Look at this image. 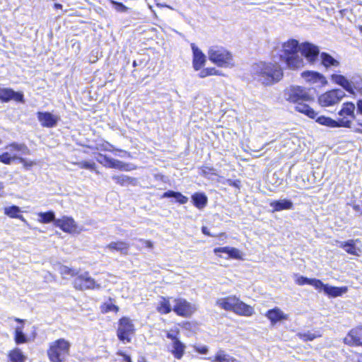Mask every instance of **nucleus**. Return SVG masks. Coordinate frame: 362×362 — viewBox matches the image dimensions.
<instances>
[{"label":"nucleus","mask_w":362,"mask_h":362,"mask_svg":"<svg viewBox=\"0 0 362 362\" xmlns=\"http://www.w3.org/2000/svg\"><path fill=\"white\" fill-rule=\"evenodd\" d=\"M296 283L300 286L309 284L314 286L316 289L322 286V281L321 280L316 279H308L303 276H297L296 279Z\"/></svg>","instance_id":"nucleus-28"},{"label":"nucleus","mask_w":362,"mask_h":362,"mask_svg":"<svg viewBox=\"0 0 362 362\" xmlns=\"http://www.w3.org/2000/svg\"><path fill=\"white\" fill-rule=\"evenodd\" d=\"M148 8L152 10V6L151 5H148Z\"/></svg>","instance_id":"nucleus-63"},{"label":"nucleus","mask_w":362,"mask_h":362,"mask_svg":"<svg viewBox=\"0 0 362 362\" xmlns=\"http://www.w3.org/2000/svg\"><path fill=\"white\" fill-rule=\"evenodd\" d=\"M21 210L19 206H7L4 208V214L9 216L10 218H18L23 221H25L24 217L21 215Z\"/></svg>","instance_id":"nucleus-31"},{"label":"nucleus","mask_w":362,"mask_h":362,"mask_svg":"<svg viewBox=\"0 0 362 362\" xmlns=\"http://www.w3.org/2000/svg\"><path fill=\"white\" fill-rule=\"evenodd\" d=\"M353 209L354 211H357V212H361L362 211L361 209V206L358 204H355L353 206Z\"/></svg>","instance_id":"nucleus-56"},{"label":"nucleus","mask_w":362,"mask_h":362,"mask_svg":"<svg viewBox=\"0 0 362 362\" xmlns=\"http://www.w3.org/2000/svg\"><path fill=\"white\" fill-rule=\"evenodd\" d=\"M228 255L230 257L238 259L240 257V254L239 250L235 247H230L228 251Z\"/></svg>","instance_id":"nucleus-47"},{"label":"nucleus","mask_w":362,"mask_h":362,"mask_svg":"<svg viewBox=\"0 0 362 362\" xmlns=\"http://www.w3.org/2000/svg\"><path fill=\"white\" fill-rule=\"evenodd\" d=\"M107 167L122 170L125 171H129L131 170L129 164L124 163L122 161L113 158H110V160H108Z\"/></svg>","instance_id":"nucleus-35"},{"label":"nucleus","mask_w":362,"mask_h":362,"mask_svg":"<svg viewBox=\"0 0 362 362\" xmlns=\"http://www.w3.org/2000/svg\"><path fill=\"white\" fill-rule=\"evenodd\" d=\"M229 248L228 247H217V248H215L214 249V253L217 254L218 252H223V253H226L228 255V251H229Z\"/></svg>","instance_id":"nucleus-52"},{"label":"nucleus","mask_w":362,"mask_h":362,"mask_svg":"<svg viewBox=\"0 0 362 362\" xmlns=\"http://www.w3.org/2000/svg\"><path fill=\"white\" fill-rule=\"evenodd\" d=\"M208 56L211 62L220 67L232 68L235 66L232 54L223 47H211Z\"/></svg>","instance_id":"nucleus-4"},{"label":"nucleus","mask_w":362,"mask_h":362,"mask_svg":"<svg viewBox=\"0 0 362 362\" xmlns=\"http://www.w3.org/2000/svg\"><path fill=\"white\" fill-rule=\"evenodd\" d=\"M250 73L255 80L265 86L277 83L283 77L282 69L277 63L260 62L254 64Z\"/></svg>","instance_id":"nucleus-2"},{"label":"nucleus","mask_w":362,"mask_h":362,"mask_svg":"<svg viewBox=\"0 0 362 362\" xmlns=\"http://www.w3.org/2000/svg\"><path fill=\"white\" fill-rule=\"evenodd\" d=\"M202 232L204 235H206L211 236V237L214 236V235H211V234L210 233V232H209V230L208 228H207V227H206V226H203V227L202 228Z\"/></svg>","instance_id":"nucleus-54"},{"label":"nucleus","mask_w":362,"mask_h":362,"mask_svg":"<svg viewBox=\"0 0 362 362\" xmlns=\"http://www.w3.org/2000/svg\"><path fill=\"white\" fill-rule=\"evenodd\" d=\"M134 331V325L129 317H123L119 320L117 336L120 341L124 343L131 342L130 335L133 334Z\"/></svg>","instance_id":"nucleus-8"},{"label":"nucleus","mask_w":362,"mask_h":362,"mask_svg":"<svg viewBox=\"0 0 362 362\" xmlns=\"http://www.w3.org/2000/svg\"><path fill=\"white\" fill-rule=\"evenodd\" d=\"M8 357L12 362H25V356L21 349L16 348L11 351Z\"/></svg>","instance_id":"nucleus-36"},{"label":"nucleus","mask_w":362,"mask_h":362,"mask_svg":"<svg viewBox=\"0 0 362 362\" xmlns=\"http://www.w3.org/2000/svg\"><path fill=\"white\" fill-rule=\"evenodd\" d=\"M80 168L88 169L94 170L95 168V163L94 162L81 161L77 163Z\"/></svg>","instance_id":"nucleus-46"},{"label":"nucleus","mask_w":362,"mask_h":362,"mask_svg":"<svg viewBox=\"0 0 362 362\" xmlns=\"http://www.w3.org/2000/svg\"><path fill=\"white\" fill-rule=\"evenodd\" d=\"M6 148H11V150H15L18 151H21L23 155H29L30 154V150L26 146V145L23 144H16L13 143L10 144L9 146H6Z\"/></svg>","instance_id":"nucleus-40"},{"label":"nucleus","mask_w":362,"mask_h":362,"mask_svg":"<svg viewBox=\"0 0 362 362\" xmlns=\"http://www.w3.org/2000/svg\"><path fill=\"white\" fill-rule=\"evenodd\" d=\"M54 226L60 228L64 232L73 233H78V226L73 218L68 216H63L62 218H58L54 221Z\"/></svg>","instance_id":"nucleus-12"},{"label":"nucleus","mask_w":362,"mask_h":362,"mask_svg":"<svg viewBox=\"0 0 362 362\" xmlns=\"http://www.w3.org/2000/svg\"><path fill=\"white\" fill-rule=\"evenodd\" d=\"M205 358L209 360L211 362H236L235 358L226 354L223 350H219L214 358L209 357Z\"/></svg>","instance_id":"nucleus-30"},{"label":"nucleus","mask_w":362,"mask_h":362,"mask_svg":"<svg viewBox=\"0 0 362 362\" xmlns=\"http://www.w3.org/2000/svg\"><path fill=\"white\" fill-rule=\"evenodd\" d=\"M174 303L173 310L179 316L187 317L191 316L197 310L195 305L190 303L184 298L173 299Z\"/></svg>","instance_id":"nucleus-10"},{"label":"nucleus","mask_w":362,"mask_h":362,"mask_svg":"<svg viewBox=\"0 0 362 362\" xmlns=\"http://www.w3.org/2000/svg\"><path fill=\"white\" fill-rule=\"evenodd\" d=\"M316 122L318 124L331 128L335 127H351V120L348 119L346 117L335 120L329 117L320 116L317 117Z\"/></svg>","instance_id":"nucleus-11"},{"label":"nucleus","mask_w":362,"mask_h":362,"mask_svg":"<svg viewBox=\"0 0 362 362\" xmlns=\"http://www.w3.org/2000/svg\"><path fill=\"white\" fill-rule=\"evenodd\" d=\"M233 313L239 315L248 317L252 315L254 313V309L252 307L245 304L238 298V302Z\"/></svg>","instance_id":"nucleus-24"},{"label":"nucleus","mask_w":362,"mask_h":362,"mask_svg":"<svg viewBox=\"0 0 362 362\" xmlns=\"http://www.w3.org/2000/svg\"><path fill=\"white\" fill-rule=\"evenodd\" d=\"M359 240H349L347 241L341 242L337 241L338 246L344 249L347 253L354 256H360L361 254V250L356 246V243H358Z\"/></svg>","instance_id":"nucleus-17"},{"label":"nucleus","mask_w":362,"mask_h":362,"mask_svg":"<svg viewBox=\"0 0 362 362\" xmlns=\"http://www.w3.org/2000/svg\"><path fill=\"white\" fill-rule=\"evenodd\" d=\"M106 248L111 252L117 251L121 255H128L129 245L124 241L111 242L106 246Z\"/></svg>","instance_id":"nucleus-23"},{"label":"nucleus","mask_w":362,"mask_h":362,"mask_svg":"<svg viewBox=\"0 0 362 362\" xmlns=\"http://www.w3.org/2000/svg\"><path fill=\"white\" fill-rule=\"evenodd\" d=\"M179 334L180 330L178 329H170V331H168L166 333V337L173 341H175L176 340H179Z\"/></svg>","instance_id":"nucleus-43"},{"label":"nucleus","mask_w":362,"mask_h":362,"mask_svg":"<svg viewBox=\"0 0 362 362\" xmlns=\"http://www.w3.org/2000/svg\"><path fill=\"white\" fill-rule=\"evenodd\" d=\"M191 48L193 52V67L196 71L201 69L206 62V56L201 49L197 47L194 43L191 44Z\"/></svg>","instance_id":"nucleus-16"},{"label":"nucleus","mask_w":362,"mask_h":362,"mask_svg":"<svg viewBox=\"0 0 362 362\" xmlns=\"http://www.w3.org/2000/svg\"><path fill=\"white\" fill-rule=\"evenodd\" d=\"M133 65H134V66H136V62H135V61L134 62Z\"/></svg>","instance_id":"nucleus-64"},{"label":"nucleus","mask_w":362,"mask_h":362,"mask_svg":"<svg viewBox=\"0 0 362 362\" xmlns=\"http://www.w3.org/2000/svg\"><path fill=\"white\" fill-rule=\"evenodd\" d=\"M357 112L362 115V100H359L357 102Z\"/></svg>","instance_id":"nucleus-55"},{"label":"nucleus","mask_w":362,"mask_h":362,"mask_svg":"<svg viewBox=\"0 0 362 362\" xmlns=\"http://www.w3.org/2000/svg\"><path fill=\"white\" fill-rule=\"evenodd\" d=\"M355 105L351 102H347L343 104L342 108L341 109L338 114L342 117H346L348 119H350L351 121V119H355Z\"/></svg>","instance_id":"nucleus-25"},{"label":"nucleus","mask_w":362,"mask_h":362,"mask_svg":"<svg viewBox=\"0 0 362 362\" xmlns=\"http://www.w3.org/2000/svg\"><path fill=\"white\" fill-rule=\"evenodd\" d=\"M23 326H18L15 329L14 340L17 344L26 343L28 341L27 336L23 332Z\"/></svg>","instance_id":"nucleus-37"},{"label":"nucleus","mask_w":362,"mask_h":362,"mask_svg":"<svg viewBox=\"0 0 362 362\" xmlns=\"http://www.w3.org/2000/svg\"><path fill=\"white\" fill-rule=\"evenodd\" d=\"M269 205L273 209V211L292 209L293 207V202L286 199L272 201Z\"/></svg>","instance_id":"nucleus-22"},{"label":"nucleus","mask_w":362,"mask_h":362,"mask_svg":"<svg viewBox=\"0 0 362 362\" xmlns=\"http://www.w3.org/2000/svg\"><path fill=\"white\" fill-rule=\"evenodd\" d=\"M319 291H323L324 293L332 298H336L338 296H342L344 293H346L347 291V288L346 286L344 287H336L332 286L328 284H325L322 282V286L317 288Z\"/></svg>","instance_id":"nucleus-18"},{"label":"nucleus","mask_w":362,"mask_h":362,"mask_svg":"<svg viewBox=\"0 0 362 362\" xmlns=\"http://www.w3.org/2000/svg\"><path fill=\"white\" fill-rule=\"evenodd\" d=\"M71 344L64 339H59L49 345L47 355L51 362H64L69 355Z\"/></svg>","instance_id":"nucleus-5"},{"label":"nucleus","mask_w":362,"mask_h":362,"mask_svg":"<svg viewBox=\"0 0 362 362\" xmlns=\"http://www.w3.org/2000/svg\"><path fill=\"white\" fill-rule=\"evenodd\" d=\"M54 8H62V5L60 4H54Z\"/></svg>","instance_id":"nucleus-60"},{"label":"nucleus","mask_w":362,"mask_h":362,"mask_svg":"<svg viewBox=\"0 0 362 362\" xmlns=\"http://www.w3.org/2000/svg\"><path fill=\"white\" fill-rule=\"evenodd\" d=\"M139 241L141 243V245L144 246V247H148V248H153V244L151 241L150 240H144V239H139Z\"/></svg>","instance_id":"nucleus-51"},{"label":"nucleus","mask_w":362,"mask_h":362,"mask_svg":"<svg viewBox=\"0 0 362 362\" xmlns=\"http://www.w3.org/2000/svg\"><path fill=\"white\" fill-rule=\"evenodd\" d=\"M300 337L304 341H313L317 337H320V334H315L312 332H307L304 334H300Z\"/></svg>","instance_id":"nucleus-45"},{"label":"nucleus","mask_w":362,"mask_h":362,"mask_svg":"<svg viewBox=\"0 0 362 362\" xmlns=\"http://www.w3.org/2000/svg\"><path fill=\"white\" fill-rule=\"evenodd\" d=\"M219 71L216 70L215 68H206L202 69L199 73L200 78H204L208 76L212 75H219Z\"/></svg>","instance_id":"nucleus-41"},{"label":"nucleus","mask_w":362,"mask_h":362,"mask_svg":"<svg viewBox=\"0 0 362 362\" xmlns=\"http://www.w3.org/2000/svg\"><path fill=\"white\" fill-rule=\"evenodd\" d=\"M320 54L318 47L310 42H304L301 45L296 40H289L282 45L280 59L284 62L288 68L298 69L303 66L304 56L310 62H314Z\"/></svg>","instance_id":"nucleus-1"},{"label":"nucleus","mask_w":362,"mask_h":362,"mask_svg":"<svg viewBox=\"0 0 362 362\" xmlns=\"http://www.w3.org/2000/svg\"><path fill=\"white\" fill-rule=\"evenodd\" d=\"M230 185H233L234 187H238L239 181H235V182L230 181Z\"/></svg>","instance_id":"nucleus-58"},{"label":"nucleus","mask_w":362,"mask_h":362,"mask_svg":"<svg viewBox=\"0 0 362 362\" xmlns=\"http://www.w3.org/2000/svg\"><path fill=\"white\" fill-rule=\"evenodd\" d=\"M186 346L180 339L172 342L171 353L173 356L180 360L185 354Z\"/></svg>","instance_id":"nucleus-26"},{"label":"nucleus","mask_w":362,"mask_h":362,"mask_svg":"<svg viewBox=\"0 0 362 362\" xmlns=\"http://www.w3.org/2000/svg\"><path fill=\"white\" fill-rule=\"evenodd\" d=\"M156 5L158 7H167V8H169L170 9H173V8L168 5H166V4H159V3H156Z\"/></svg>","instance_id":"nucleus-57"},{"label":"nucleus","mask_w":362,"mask_h":362,"mask_svg":"<svg viewBox=\"0 0 362 362\" xmlns=\"http://www.w3.org/2000/svg\"><path fill=\"white\" fill-rule=\"evenodd\" d=\"M174 299L172 297L162 298V300L158 303L157 310L160 314H168L173 310L170 300Z\"/></svg>","instance_id":"nucleus-32"},{"label":"nucleus","mask_w":362,"mask_h":362,"mask_svg":"<svg viewBox=\"0 0 362 362\" xmlns=\"http://www.w3.org/2000/svg\"><path fill=\"white\" fill-rule=\"evenodd\" d=\"M112 180L117 184L122 186H128L129 185H136V179L134 177H131L129 176L125 175H114L112 176Z\"/></svg>","instance_id":"nucleus-29"},{"label":"nucleus","mask_w":362,"mask_h":362,"mask_svg":"<svg viewBox=\"0 0 362 362\" xmlns=\"http://www.w3.org/2000/svg\"><path fill=\"white\" fill-rule=\"evenodd\" d=\"M194 349L197 352L202 354H206L209 351L208 347L206 346H194Z\"/></svg>","instance_id":"nucleus-50"},{"label":"nucleus","mask_w":362,"mask_h":362,"mask_svg":"<svg viewBox=\"0 0 362 362\" xmlns=\"http://www.w3.org/2000/svg\"><path fill=\"white\" fill-rule=\"evenodd\" d=\"M301 76L306 81L313 83H320L322 85L327 83L325 77L316 71H306L301 74Z\"/></svg>","instance_id":"nucleus-21"},{"label":"nucleus","mask_w":362,"mask_h":362,"mask_svg":"<svg viewBox=\"0 0 362 362\" xmlns=\"http://www.w3.org/2000/svg\"><path fill=\"white\" fill-rule=\"evenodd\" d=\"M4 188V184L0 182V190Z\"/></svg>","instance_id":"nucleus-62"},{"label":"nucleus","mask_w":362,"mask_h":362,"mask_svg":"<svg viewBox=\"0 0 362 362\" xmlns=\"http://www.w3.org/2000/svg\"><path fill=\"white\" fill-rule=\"evenodd\" d=\"M345 95L343 90L333 89L320 95L318 103L322 107L332 106L339 103Z\"/></svg>","instance_id":"nucleus-9"},{"label":"nucleus","mask_w":362,"mask_h":362,"mask_svg":"<svg viewBox=\"0 0 362 362\" xmlns=\"http://www.w3.org/2000/svg\"><path fill=\"white\" fill-rule=\"evenodd\" d=\"M163 198H175L176 202L181 204H186L188 202V198L178 192L168 190L163 193Z\"/></svg>","instance_id":"nucleus-33"},{"label":"nucleus","mask_w":362,"mask_h":362,"mask_svg":"<svg viewBox=\"0 0 362 362\" xmlns=\"http://www.w3.org/2000/svg\"><path fill=\"white\" fill-rule=\"evenodd\" d=\"M111 4L114 6L115 9L121 13H125L127 11L128 8L126 6H124L122 3L115 1L114 0H109Z\"/></svg>","instance_id":"nucleus-44"},{"label":"nucleus","mask_w":362,"mask_h":362,"mask_svg":"<svg viewBox=\"0 0 362 362\" xmlns=\"http://www.w3.org/2000/svg\"><path fill=\"white\" fill-rule=\"evenodd\" d=\"M237 302L238 298L235 296H230L218 299L216 305L226 311L234 312Z\"/></svg>","instance_id":"nucleus-19"},{"label":"nucleus","mask_w":362,"mask_h":362,"mask_svg":"<svg viewBox=\"0 0 362 362\" xmlns=\"http://www.w3.org/2000/svg\"><path fill=\"white\" fill-rule=\"evenodd\" d=\"M118 354H119L120 356H123V358H124V361L125 362H132V358H131V357H130L129 356H128V355L125 354H124V353H123V352H119V353H118Z\"/></svg>","instance_id":"nucleus-53"},{"label":"nucleus","mask_w":362,"mask_h":362,"mask_svg":"<svg viewBox=\"0 0 362 362\" xmlns=\"http://www.w3.org/2000/svg\"><path fill=\"white\" fill-rule=\"evenodd\" d=\"M38 216L40 218V221L43 223H48L50 222H53L54 223L55 214L53 211H49L47 212H40L38 214Z\"/></svg>","instance_id":"nucleus-38"},{"label":"nucleus","mask_w":362,"mask_h":362,"mask_svg":"<svg viewBox=\"0 0 362 362\" xmlns=\"http://www.w3.org/2000/svg\"><path fill=\"white\" fill-rule=\"evenodd\" d=\"M284 98L296 105V111L301 112L311 119H315L317 112L305 103L313 100L309 90L301 86H292L284 90Z\"/></svg>","instance_id":"nucleus-3"},{"label":"nucleus","mask_w":362,"mask_h":362,"mask_svg":"<svg viewBox=\"0 0 362 362\" xmlns=\"http://www.w3.org/2000/svg\"><path fill=\"white\" fill-rule=\"evenodd\" d=\"M17 159L19 160L20 163H21L23 165L24 168H26V169H28L30 167H32L34 165V162H33V161L28 162L23 158H18V157Z\"/></svg>","instance_id":"nucleus-49"},{"label":"nucleus","mask_w":362,"mask_h":362,"mask_svg":"<svg viewBox=\"0 0 362 362\" xmlns=\"http://www.w3.org/2000/svg\"><path fill=\"white\" fill-rule=\"evenodd\" d=\"M37 119L43 127L52 128L57 126L60 117L49 112H37Z\"/></svg>","instance_id":"nucleus-13"},{"label":"nucleus","mask_w":362,"mask_h":362,"mask_svg":"<svg viewBox=\"0 0 362 362\" xmlns=\"http://www.w3.org/2000/svg\"><path fill=\"white\" fill-rule=\"evenodd\" d=\"M15 320H16V322H21V323H23V322H24L23 320H21V319H19V318H15Z\"/></svg>","instance_id":"nucleus-61"},{"label":"nucleus","mask_w":362,"mask_h":362,"mask_svg":"<svg viewBox=\"0 0 362 362\" xmlns=\"http://www.w3.org/2000/svg\"><path fill=\"white\" fill-rule=\"evenodd\" d=\"M320 57L322 64L327 68L330 66L337 67L339 66V62L326 52L321 53Z\"/></svg>","instance_id":"nucleus-34"},{"label":"nucleus","mask_w":362,"mask_h":362,"mask_svg":"<svg viewBox=\"0 0 362 362\" xmlns=\"http://www.w3.org/2000/svg\"><path fill=\"white\" fill-rule=\"evenodd\" d=\"M59 272L63 278H66V276H75L78 274V272L73 268H70L65 265H60L58 269Z\"/></svg>","instance_id":"nucleus-39"},{"label":"nucleus","mask_w":362,"mask_h":362,"mask_svg":"<svg viewBox=\"0 0 362 362\" xmlns=\"http://www.w3.org/2000/svg\"><path fill=\"white\" fill-rule=\"evenodd\" d=\"M0 100L3 102H8L14 100L17 102H24V95L23 93L16 92L11 88H0Z\"/></svg>","instance_id":"nucleus-15"},{"label":"nucleus","mask_w":362,"mask_h":362,"mask_svg":"<svg viewBox=\"0 0 362 362\" xmlns=\"http://www.w3.org/2000/svg\"><path fill=\"white\" fill-rule=\"evenodd\" d=\"M344 343L350 346H362V327L352 329L344 339Z\"/></svg>","instance_id":"nucleus-14"},{"label":"nucleus","mask_w":362,"mask_h":362,"mask_svg":"<svg viewBox=\"0 0 362 362\" xmlns=\"http://www.w3.org/2000/svg\"><path fill=\"white\" fill-rule=\"evenodd\" d=\"M73 284L74 287L79 291L100 289L101 288L100 284H98L87 272L78 274L74 279Z\"/></svg>","instance_id":"nucleus-7"},{"label":"nucleus","mask_w":362,"mask_h":362,"mask_svg":"<svg viewBox=\"0 0 362 362\" xmlns=\"http://www.w3.org/2000/svg\"><path fill=\"white\" fill-rule=\"evenodd\" d=\"M193 204L199 209H204L208 202V198L204 193L196 192L192 196Z\"/></svg>","instance_id":"nucleus-27"},{"label":"nucleus","mask_w":362,"mask_h":362,"mask_svg":"<svg viewBox=\"0 0 362 362\" xmlns=\"http://www.w3.org/2000/svg\"><path fill=\"white\" fill-rule=\"evenodd\" d=\"M17 158L16 156H11L8 152H6L0 155V162L8 165L11 163L12 160Z\"/></svg>","instance_id":"nucleus-42"},{"label":"nucleus","mask_w":362,"mask_h":362,"mask_svg":"<svg viewBox=\"0 0 362 362\" xmlns=\"http://www.w3.org/2000/svg\"><path fill=\"white\" fill-rule=\"evenodd\" d=\"M331 81L352 95L355 94V90L362 89V78L358 75L353 76L348 79L343 75L334 74L331 76Z\"/></svg>","instance_id":"nucleus-6"},{"label":"nucleus","mask_w":362,"mask_h":362,"mask_svg":"<svg viewBox=\"0 0 362 362\" xmlns=\"http://www.w3.org/2000/svg\"><path fill=\"white\" fill-rule=\"evenodd\" d=\"M111 158L110 157H107V156H103L102 154H100L98 158H97V160L98 162H99L100 163L105 165V166H107L108 165V160H110Z\"/></svg>","instance_id":"nucleus-48"},{"label":"nucleus","mask_w":362,"mask_h":362,"mask_svg":"<svg viewBox=\"0 0 362 362\" xmlns=\"http://www.w3.org/2000/svg\"><path fill=\"white\" fill-rule=\"evenodd\" d=\"M138 362H147L144 356H140L138 359Z\"/></svg>","instance_id":"nucleus-59"},{"label":"nucleus","mask_w":362,"mask_h":362,"mask_svg":"<svg viewBox=\"0 0 362 362\" xmlns=\"http://www.w3.org/2000/svg\"><path fill=\"white\" fill-rule=\"evenodd\" d=\"M265 315L271 321L272 325L276 324L279 321L288 319V315L284 314L283 311L277 307L269 310Z\"/></svg>","instance_id":"nucleus-20"}]
</instances>
